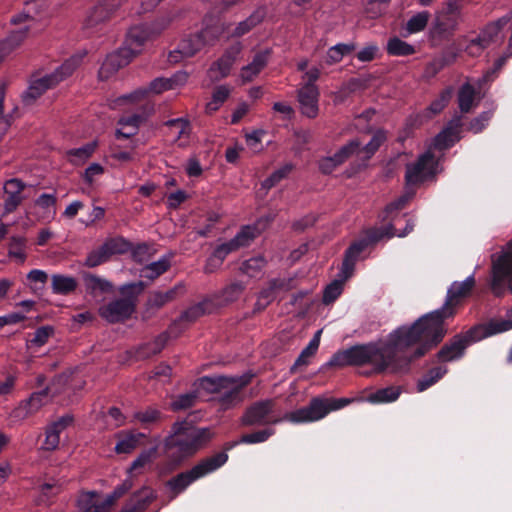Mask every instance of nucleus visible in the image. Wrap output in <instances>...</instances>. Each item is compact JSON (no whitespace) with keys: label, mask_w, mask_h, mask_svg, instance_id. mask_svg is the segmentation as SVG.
Wrapping results in <instances>:
<instances>
[{"label":"nucleus","mask_w":512,"mask_h":512,"mask_svg":"<svg viewBox=\"0 0 512 512\" xmlns=\"http://www.w3.org/2000/svg\"><path fill=\"white\" fill-rule=\"evenodd\" d=\"M188 80V74L185 71H178L169 78L159 77L150 82L147 87L149 96L158 95L168 90H174L182 87Z\"/></svg>","instance_id":"obj_17"},{"label":"nucleus","mask_w":512,"mask_h":512,"mask_svg":"<svg viewBox=\"0 0 512 512\" xmlns=\"http://www.w3.org/2000/svg\"><path fill=\"white\" fill-rule=\"evenodd\" d=\"M292 164H285L276 171H274L268 178H266L262 182V188L265 190H269L274 187L277 183H279L282 179L288 176V174L292 171Z\"/></svg>","instance_id":"obj_52"},{"label":"nucleus","mask_w":512,"mask_h":512,"mask_svg":"<svg viewBox=\"0 0 512 512\" xmlns=\"http://www.w3.org/2000/svg\"><path fill=\"white\" fill-rule=\"evenodd\" d=\"M149 97L150 96H149L147 87L138 88L129 94L119 97L117 99V103L121 104L123 102H130V103L136 104V103H140L141 101H143Z\"/></svg>","instance_id":"obj_60"},{"label":"nucleus","mask_w":512,"mask_h":512,"mask_svg":"<svg viewBox=\"0 0 512 512\" xmlns=\"http://www.w3.org/2000/svg\"><path fill=\"white\" fill-rule=\"evenodd\" d=\"M110 13L111 9L104 7L102 4L93 7L90 11H88L84 19L85 27L90 28L104 21L109 17Z\"/></svg>","instance_id":"obj_44"},{"label":"nucleus","mask_w":512,"mask_h":512,"mask_svg":"<svg viewBox=\"0 0 512 512\" xmlns=\"http://www.w3.org/2000/svg\"><path fill=\"white\" fill-rule=\"evenodd\" d=\"M512 329L511 320H500L490 322L486 327L477 326L468 331V337L471 341H480L481 339L494 334L506 332Z\"/></svg>","instance_id":"obj_21"},{"label":"nucleus","mask_w":512,"mask_h":512,"mask_svg":"<svg viewBox=\"0 0 512 512\" xmlns=\"http://www.w3.org/2000/svg\"><path fill=\"white\" fill-rule=\"evenodd\" d=\"M492 111H485L481 113L478 117L474 118L469 124V130L473 133L481 132L489 123L492 118Z\"/></svg>","instance_id":"obj_62"},{"label":"nucleus","mask_w":512,"mask_h":512,"mask_svg":"<svg viewBox=\"0 0 512 512\" xmlns=\"http://www.w3.org/2000/svg\"><path fill=\"white\" fill-rule=\"evenodd\" d=\"M355 49L354 44L339 43L330 47L327 51L326 63L329 65L340 62L343 57Z\"/></svg>","instance_id":"obj_43"},{"label":"nucleus","mask_w":512,"mask_h":512,"mask_svg":"<svg viewBox=\"0 0 512 512\" xmlns=\"http://www.w3.org/2000/svg\"><path fill=\"white\" fill-rule=\"evenodd\" d=\"M447 373L446 367H435L428 371L422 378L417 382V391L423 392L429 387L437 383Z\"/></svg>","instance_id":"obj_38"},{"label":"nucleus","mask_w":512,"mask_h":512,"mask_svg":"<svg viewBox=\"0 0 512 512\" xmlns=\"http://www.w3.org/2000/svg\"><path fill=\"white\" fill-rule=\"evenodd\" d=\"M8 257L18 265L27 260V239L24 236H11L7 245Z\"/></svg>","instance_id":"obj_23"},{"label":"nucleus","mask_w":512,"mask_h":512,"mask_svg":"<svg viewBox=\"0 0 512 512\" xmlns=\"http://www.w3.org/2000/svg\"><path fill=\"white\" fill-rule=\"evenodd\" d=\"M386 140V134L384 131H377L372 139L361 149L359 153H364L365 158H370Z\"/></svg>","instance_id":"obj_53"},{"label":"nucleus","mask_w":512,"mask_h":512,"mask_svg":"<svg viewBox=\"0 0 512 512\" xmlns=\"http://www.w3.org/2000/svg\"><path fill=\"white\" fill-rule=\"evenodd\" d=\"M26 11L30 17V20H36L41 18L47 10V0H30L26 3Z\"/></svg>","instance_id":"obj_56"},{"label":"nucleus","mask_w":512,"mask_h":512,"mask_svg":"<svg viewBox=\"0 0 512 512\" xmlns=\"http://www.w3.org/2000/svg\"><path fill=\"white\" fill-rule=\"evenodd\" d=\"M212 436L208 428H195L187 421L176 422L165 439V448L168 456L179 463L194 455Z\"/></svg>","instance_id":"obj_4"},{"label":"nucleus","mask_w":512,"mask_h":512,"mask_svg":"<svg viewBox=\"0 0 512 512\" xmlns=\"http://www.w3.org/2000/svg\"><path fill=\"white\" fill-rule=\"evenodd\" d=\"M274 429L267 428L264 430L256 431L253 433L245 434L241 437L240 443L255 444L265 442L270 436L274 434Z\"/></svg>","instance_id":"obj_55"},{"label":"nucleus","mask_w":512,"mask_h":512,"mask_svg":"<svg viewBox=\"0 0 512 512\" xmlns=\"http://www.w3.org/2000/svg\"><path fill=\"white\" fill-rule=\"evenodd\" d=\"M35 205L44 211L47 217H54L56 214V196L55 194L43 193L36 200Z\"/></svg>","instance_id":"obj_49"},{"label":"nucleus","mask_w":512,"mask_h":512,"mask_svg":"<svg viewBox=\"0 0 512 512\" xmlns=\"http://www.w3.org/2000/svg\"><path fill=\"white\" fill-rule=\"evenodd\" d=\"M144 437L145 435L143 433H128L119 439L115 446V451L118 454L130 453L140 445L141 439Z\"/></svg>","instance_id":"obj_35"},{"label":"nucleus","mask_w":512,"mask_h":512,"mask_svg":"<svg viewBox=\"0 0 512 512\" xmlns=\"http://www.w3.org/2000/svg\"><path fill=\"white\" fill-rule=\"evenodd\" d=\"M170 267V257L163 256L159 260L154 261L141 269V277L153 280L166 272Z\"/></svg>","instance_id":"obj_33"},{"label":"nucleus","mask_w":512,"mask_h":512,"mask_svg":"<svg viewBox=\"0 0 512 512\" xmlns=\"http://www.w3.org/2000/svg\"><path fill=\"white\" fill-rule=\"evenodd\" d=\"M297 99L302 115L315 118L319 113V90L316 85H301L298 89Z\"/></svg>","instance_id":"obj_14"},{"label":"nucleus","mask_w":512,"mask_h":512,"mask_svg":"<svg viewBox=\"0 0 512 512\" xmlns=\"http://www.w3.org/2000/svg\"><path fill=\"white\" fill-rule=\"evenodd\" d=\"M230 94V89L221 85L218 86L212 95V99L206 104V111L208 113H213L219 109V107L226 101Z\"/></svg>","instance_id":"obj_47"},{"label":"nucleus","mask_w":512,"mask_h":512,"mask_svg":"<svg viewBox=\"0 0 512 512\" xmlns=\"http://www.w3.org/2000/svg\"><path fill=\"white\" fill-rule=\"evenodd\" d=\"M369 241L366 239L358 240L351 244L345 252V256L342 262L340 270V280H334L326 286L323 293V302L329 304L334 302L343 291V282L348 279L355 267V263L358 260L359 255L366 249Z\"/></svg>","instance_id":"obj_9"},{"label":"nucleus","mask_w":512,"mask_h":512,"mask_svg":"<svg viewBox=\"0 0 512 512\" xmlns=\"http://www.w3.org/2000/svg\"><path fill=\"white\" fill-rule=\"evenodd\" d=\"M264 10L258 9L254 11L247 19L240 22L234 31L228 35L229 37H241L257 26L264 18Z\"/></svg>","instance_id":"obj_31"},{"label":"nucleus","mask_w":512,"mask_h":512,"mask_svg":"<svg viewBox=\"0 0 512 512\" xmlns=\"http://www.w3.org/2000/svg\"><path fill=\"white\" fill-rule=\"evenodd\" d=\"M76 278L63 274H54L51 277V288L53 293L67 295L77 288Z\"/></svg>","instance_id":"obj_28"},{"label":"nucleus","mask_w":512,"mask_h":512,"mask_svg":"<svg viewBox=\"0 0 512 512\" xmlns=\"http://www.w3.org/2000/svg\"><path fill=\"white\" fill-rule=\"evenodd\" d=\"M49 388L34 392L27 400L22 401L12 412V417L23 420L36 413L47 401Z\"/></svg>","instance_id":"obj_16"},{"label":"nucleus","mask_w":512,"mask_h":512,"mask_svg":"<svg viewBox=\"0 0 512 512\" xmlns=\"http://www.w3.org/2000/svg\"><path fill=\"white\" fill-rule=\"evenodd\" d=\"M321 334L322 329L318 330L314 334L313 338L310 340L308 345L301 351L300 355L297 357L292 369L299 366H307L310 363V359L316 354L319 348Z\"/></svg>","instance_id":"obj_30"},{"label":"nucleus","mask_w":512,"mask_h":512,"mask_svg":"<svg viewBox=\"0 0 512 512\" xmlns=\"http://www.w3.org/2000/svg\"><path fill=\"white\" fill-rule=\"evenodd\" d=\"M270 55L271 51L269 49L257 52L252 61L241 68L240 78L242 82L247 83L257 77V75L266 67Z\"/></svg>","instance_id":"obj_20"},{"label":"nucleus","mask_w":512,"mask_h":512,"mask_svg":"<svg viewBox=\"0 0 512 512\" xmlns=\"http://www.w3.org/2000/svg\"><path fill=\"white\" fill-rule=\"evenodd\" d=\"M360 142L358 140H352L348 144L342 146L334 155L338 163H344L354 153H359Z\"/></svg>","instance_id":"obj_54"},{"label":"nucleus","mask_w":512,"mask_h":512,"mask_svg":"<svg viewBox=\"0 0 512 512\" xmlns=\"http://www.w3.org/2000/svg\"><path fill=\"white\" fill-rule=\"evenodd\" d=\"M97 492L87 491L81 493L77 503L83 512H103V506L99 505L96 500Z\"/></svg>","instance_id":"obj_42"},{"label":"nucleus","mask_w":512,"mask_h":512,"mask_svg":"<svg viewBox=\"0 0 512 512\" xmlns=\"http://www.w3.org/2000/svg\"><path fill=\"white\" fill-rule=\"evenodd\" d=\"M451 96L452 88H447L444 91H442L440 96L430 104L428 108L429 111H431L433 114L441 112L448 104L449 100L451 99Z\"/></svg>","instance_id":"obj_59"},{"label":"nucleus","mask_w":512,"mask_h":512,"mask_svg":"<svg viewBox=\"0 0 512 512\" xmlns=\"http://www.w3.org/2000/svg\"><path fill=\"white\" fill-rule=\"evenodd\" d=\"M413 228H414V223L411 220L407 221V224H406V227H405L404 231H402L400 233L394 232L393 231V226L389 225L386 229L381 230L380 232H377L374 235H372L371 236V241H378V240H380L384 236H387L389 238H391L393 236L404 237L408 233H410L413 230Z\"/></svg>","instance_id":"obj_57"},{"label":"nucleus","mask_w":512,"mask_h":512,"mask_svg":"<svg viewBox=\"0 0 512 512\" xmlns=\"http://www.w3.org/2000/svg\"><path fill=\"white\" fill-rule=\"evenodd\" d=\"M101 246L108 259L113 255L127 252L130 247L129 243L121 237L108 239Z\"/></svg>","instance_id":"obj_41"},{"label":"nucleus","mask_w":512,"mask_h":512,"mask_svg":"<svg viewBox=\"0 0 512 512\" xmlns=\"http://www.w3.org/2000/svg\"><path fill=\"white\" fill-rule=\"evenodd\" d=\"M386 49L388 54L392 56H408L415 53L414 46L398 37L391 38L387 42Z\"/></svg>","instance_id":"obj_39"},{"label":"nucleus","mask_w":512,"mask_h":512,"mask_svg":"<svg viewBox=\"0 0 512 512\" xmlns=\"http://www.w3.org/2000/svg\"><path fill=\"white\" fill-rule=\"evenodd\" d=\"M438 162L430 150L420 155L416 162L406 166L405 180L408 186L422 183L437 173Z\"/></svg>","instance_id":"obj_10"},{"label":"nucleus","mask_w":512,"mask_h":512,"mask_svg":"<svg viewBox=\"0 0 512 512\" xmlns=\"http://www.w3.org/2000/svg\"><path fill=\"white\" fill-rule=\"evenodd\" d=\"M183 290L182 285H176L172 289L166 292H155L149 300V304L152 307L160 308L164 306L166 303L175 299L177 293Z\"/></svg>","instance_id":"obj_45"},{"label":"nucleus","mask_w":512,"mask_h":512,"mask_svg":"<svg viewBox=\"0 0 512 512\" xmlns=\"http://www.w3.org/2000/svg\"><path fill=\"white\" fill-rule=\"evenodd\" d=\"M350 398H313L309 405L294 412L282 415L272 399L261 400L249 406L242 416L244 425H268L283 421L293 423L315 422L323 419L331 411H337L349 405Z\"/></svg>","instance_id":"obj_2"},{"label":"nucleus","mask_w":512,"mask_h":512,"mask_svg":"<svg viewBox=\"0 0 512 512\" xmlns=\"http://www.w3.org/2000/svg\"><path fill=\"white\" fill-rule=\"evenodd\" d=\"M252 378L251 373L233 377L205 376L201 379V385L212 393H220L219 403L223 409H228L242 402L241 390Z\"/></svg>","instance_id":"obj_6"},{"label":"nucleus","mask_w":512,"mask_h":512,"mask_svg":"<svg viewBox=\"0 0 512 512\" xmlns=\"http://www.w3.org/2000/svg\"><path fill=\"white\" fill-rule=\"evenodd\" d=\"M227 460L228 455L225 452H220L201 460L190 470L179 473L175 477L171 478L166 484L171 493L170 499H174L196 480L220 468L227 462Z\"/></svg>","instance_id":"obj_7"},{"label":"nucleus","mask_w":512,"mask_h":512,"mask_svg":"<svg viewBox=\"0 0 512 512\" xmlns=\"http://www.w3.org/2000/svg\"><path fill=\"white\" fill-rule=\"evenodd\" d=\"M243 46L240 42H236L229 46L223 55L213 62L208 69L207 75L211 81H219L227 77L232 66L241 54Z\"/></svg>","instance_id":"obj_12"},{"label":"nucleus","mask_w":512,"mask_h":512,"mask_svg":"<svg viewBox=\"0 0 512 512\" xmlns=\"http://www.w3.org/2000/svg\"><path fill=\"white\" fill-rule=\"evenodd\" d=\"M173 18L170 15L162 16L151 23H143L132 26L126 35L124 46L132 56H137L145 45L157 38L171 24Z\"/></svg>","instance_id":"obj_8"},{"label":"nucleus","mask_w":512,"mask_h":512,"mask_svg":"<svg viewBox=\"0 0 512 512\" xmlns=\"http://www.w3.org/2000/svg\"><path fill=\"white\" fill-rule=\"evenodd\" d=\"M474 277L468 276L464 281L453 282L447 291L445 303L441 309L419 318L411 327L420 339V346L416 348V356H423L432 346L438 344L444 337V319L452 316L455 306L460 300L468 296L474 287Z\"/></svg>","instance_id":"obj_3"},{"label":"nucleus","mask_w":512,"mask_h":512,"mask_svg":"<svg viewBox=\"0 0 512 512\" xmlns=\"http://www.w3.org/2000/svg\"><path fill=\"white\" fill-rule=\"evenodd\" d=\"M85 287L91 294L107 293L112 290V284L101 277L96 275H87L84 278Z\"/></svg>","instance_id":"obj_40"},{"label":"nucleus","mask_w":512,"mask_h":512,"mask_svg":"<svg viewBox=\"0 0 512 512\" xmlns=\"http://www.w3.org/2000/svg\"><path fill=\"white\" fill-rule=\"evenodd\" d=\"M460 117L450 122L448 127L441 131L434 139V147L444 150L451 147L458 140V128L460 127Z\"/></svg>","instance_id":"obj_24"},{"label":"nucleus","mask_w":512,"mask_h":512,"mask_svg":"<svg viewBox=\"0 0 512 512\" xmlns=\"http://www.w3.org/2000/svg\"><path fill=\"white\" fill-rule=\"evenodd\" d=\"M53 334V328L50 326H42L38 328L35 333L34 337L30 340V343L35 346H43L47 343L50 336Z\"/></svg>","instance_id":"obj_63"},{"label":"nucleus","mask_w":512,"mask_h":512,"mask_svg":"<svg viewBox=\"0 0 512 512\" xmlns=\"http://www.w3.org/2000/svg\"><path fill=\"white\" fill-rule=\"evenodd\" d=\"M142 120V116L138 114L122 117L118 122L119 128L116 131L117 136L130 138L131 136L135 135Z\"/></svg>","instance_id":"obj_29"},{"label":"nucleus","mask_w":512,"mask_h":512,"mask_svg":"<svg viewBox=\"0 0 512 512\" xmlns=\"http://www.w3.org/2000/svg\"><path fill=\"white\" fill-rule=\"evenodd\" d=\"M134 57L125 46L109 54L99 69V77L101 79L109 78L120 68L128 65Z\"/></svg>","instance_id":"obj_15"},{"label":"nucleus","mask_w":512,"mask_h":512,"mask_svg":"<svg viewBox=\"0 0 512 512\" xmlns=\"http://www.w3.org/2000/svg\"><path fill=\"white\" fill-rule=\"evenodd\" d=\"M476 91L470 83H465L461 86L458 92V105L462 113L471 111L475 104Z\"/></svg>","instance_id":"obj_32"},{"label":"nucleus","mask_w":512,"mask_h":512,"mask_svg":"<svg viewBox=\"0 0 512 512\" xmlns=\"http://www.w3.org/2000/svg\"><path fill=\"white\" fill-rule=\"evenodd\" d=\"M458 56L454 50L444 52L442 55L432 59L425 67L423 77L426 79L436 76L444 67L452 64Z\"/></svg>","instance_id":"obj_25"},{"label":"nucleus","mask_w":512,"mask_h":512,"mask_svg":"<svg viewBox=\"0 0 512 512\" xmlns=\"http://www.w3.org/2000/svg\"><path fill=\"white\" fill-rule=\"evenodd\" d=\"M265 225L266 222L259 220L256 224L244 226L232 239L239 248L248 246L262 232Z\"/></svg>","instance_id":"obj_26"},{"label":"nucleus","mask_w":512,"mask_h":512,"mask_svg":"<svg viewBox=\"0 0 512 512\" xmlns=\"http://www.w3.org/2000/svg\"><path fill=\"white\" fill-rule=\"evenodd\" d=\"M167 339L166 334H161L153 341L141 345L137 350V357L144 359L159 353L166 345Z\"/></svg>","instance_id":"obj_36"},{"label":"nucleus","mask_w":512,"mask_h":512,"mask_svg":"<svg viewBox=\"0 0 512 512\" xmlns=\"http://www.w3.org/2000/svg\"><path fill=\"white\" fill-rule=\"evenodd\" d=\"M80 56H72L64 61L59 67L49 74L42 75L37 72L32 75L27 90L23 93L22 99L26 105L32 104L36 99L43 95L48 89L56 87L58 84L69 78L81 63Z\"/></svg>","instance_id":"obj_5"},{"label":"nucleus","mask_w":512,"mask_h":512,"mask_svg":"<svg viewBox=\"0 0 512 512\" xmlns=\"http://www.w3.org/2000/svg\"><path fill=\"white\" fill-rule=\"evenodd\" d=\"M160 417L161 413L155 408H148L135 414V418L143 425L155 423L160 419Z\"/></svg>","instance_id":"obj_61"},{"label":"nucleus","mask_w":512,"mask_h":512,"mask_svg":"<svg viewBox=\"0 0 512 512\" xmlns=\"http://www.w3.org/2000/svg\"><path fill=\"white\" fill-rule=\"evenodd\" d=\"M238 249L239 247L237 246L233 239L225 243H222L218 245L213 251V254L210 257V263L218 261V265H221L224 259L227 257V255Z\"/></svg>","instance_id":"obj_50"},{"label":"nucleus","mask_w":512,"mask_h":512,"mask_svg":"<svg viewBox=\"0 0 512 512\" xmlns=\"http://www.w3.org/2000/svg\"><path fill=\"white\" fill-rule=\"evenodd\" d=\"M429 17L430 14L427 11L419 12L412 16L406 24V30L408 34H414L424 30L428 23Z\"/></svg>","instance_id":"obj_51"},{"label":"nucleus","mask_w":512,"mask_h":512,"mask_svg":"<svg viewBox=\"0 0 512 512\" xmlns=\"http://www.w3.org/2000/svg\"><path fill=\"white\" fill-rule=\"evenodd\" d=\"M166 124L170 127L172 133L177 135L178 138L189 133V123L183 118L169 120Z\"/></svg>","instance_id":"obj_64"},{"label":"nucleus","mask_w":512,"mask_h":512,"mask_svg":"<svg viewBox=\"0 0 512 512\" xmlns=\"http://www.w3.org/2000/svg\"><path fill=\"white\" fill-rule=\"evenodd\" d=\"M109 259L107 255L105 254L104 250L102 249V246L98 247L97 249L92 250L86 257L85 265L87 267L93 268L98 265H101L105 262H107Z\"/></svg>","instance_id":"obj_58"},{"label":"nucleus","mask_w":512,"mask_h":512,"mask_svg":"<svg viewBox=\"0 0 512 512\" xmlns=\"http://www.w3.org/2000/svg\"><path fill=\"white\" fill-rule=\"evenodd\" d=\"M135 310L134 300L120 298L113 300L99 308V315L109 323H117L126 320Z\"/></svg>","instance_id":"obj_13"},{"label":"nucleus","mask_w":512,"mask_h":512,"mask_svg":"<svg viewBox=\"0 0 512 512\" xmlns=\"http://www.w3.org/2000/svg\"><path fill=\"white\" fill-rule=\"evenodd\" d=\"M72 422L71 416H63L57 421L50 424L45 431V440L42 444L44 450L52 451L55 450L60 443V434L67 428Z\"/></svg>","instance_id":"obj_19"},{"label":"nucleus","mask_w":512,"mask_h":512,"mask_svg":"<svg viewBox=\"0 0 512 512\" xmlns=\"http://www.w3.org/2000/svg\"><path fill=\"white\" fill-rule=\"evenodd\" d=\"M401 394L400 387L390 386L382 388L368 395L367 401L370 403H390L396 401Z\"/></svg>","instance_id":"obj_34"},{"label":"nucleus","mask_w":512,"mask_h":512,"mask_svg":"<svg viewBox=\"0 0 512 512\" xmlns=\"http://www.w3.org/2000/svg\"><path fill=\"white\" fill-rule=\"evenodd\" d=\"M25 184L18 179H10L4 185L6 199L4 201V211L6 214L13 212L22 202L21 193Z\"/></svg>","instance_id":"obj_22"},{"label":"nucleus","mask_w":512,"mask_h":512,"mask_svg":"<svg viewBox=\"0 0 512 512\" xmlns=\"http://www.w3.org/2000/svg\"><path fill=\"white\" fill-rule=\"evenodd\" d=\"M512 21V13H507L496 21L488 23L480 32L479 36L489 45L493 42L501 30Z\"/></svg>","instance_id":"obj_27"},{"label":"nucleus","mask_w":512,"mask_h":512,"mask_svg":"<svg viewBox=\"0 0 512 512\" xmlns=\"http://www.w3.org/2000/svg\"><path fill=\"white\" fill-rule=\"evenodd\" d=\"M266 265V260L262 256L252 257L244 261L240 267L243 274L251 278L260 277Z\"/></svg>","instance_id":"obj_37"},{"label":"nucleus","mask_w":512,"mask_h":512,"mask_svg":"<svg viewBox=\"0 0 512 512\" xmlns=\"http://www.w3.org/2000/svg\"><path fill=\"white\" fill-rule=\"evenodd\" d=\"M96 148V142H90L82 147L71 149L68 151L70 161L74 164H81L85 162L94 152Z\"/></svg>","instance_id":"obj_46"},{"label":"nucleus","mask_w":512,"mask_h":512,"mask_svg":"<svg viewBox=\"0 0 512 512\" xmlns=\"http://www.w3.org/2000/svg\"><path fill=\"white\" fill-rule=\"evenodd\" d=\"M215 39L216 36L212 35V31L209 28H205L199 33L190 35L181 40L177 50L170 52L169 61L178 62L180 58L192 57L205 45L211 43Z\"/></svg>","instance_id":"obj_11"},{"label":"nucleus","mask_w":512,"mask_h":512,"mask_svg":"<svg viewBox=\"0 0 512 512\" xmlns=\"http://www.w3.org/2000/svg\"><path fill=\"white\" fill-rule=\"evenodd\" d=\"M468 337V332L465 336H456L453 341L446 344L441 348L438 357L443 362H450L459 359L463 356L464 350L469 344L473 343Z\"/></svg>","instance_id":"obj_18"},{"label":"nucleus","mask_w":512,"mask_h":512,"mask_svg":"<svg viewBox=\"0 0 512 512\" xmlns=\"http://www.w3.org/2000/svg\"><path fill=\"white\" fill-rule=\"evenodd\" d=\"M245 285L241 282H233L227 285L221 292V301L224 304L238 300L243 294Z\"/></svg>","instance_id":"obj_48"},{"label":"nucleus","mask_w":512,"mask_h":512,"mask_svg":"<svg viewBox=\"0 0 512 512\" xmlns=\"http://www.w3.org/2000/svg\"><path fill=\"white\" fill-rule=\"evenodd\" d=\"M420 346V339L411 326H402L394 330L388 342L381 348L374 345L354 346L333 355L328 366H360L370 364L375 372L390 370L393 373L407 371L410 362L418 358L413 345Z\"/></svg>","instance_id":"obj_1"}]
</instances>
